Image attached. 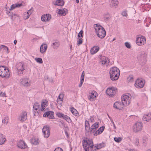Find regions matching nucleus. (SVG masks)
Returning a JSON list of instances; mask_svg holds the SVG:
<instances>
[{
    "mask_svg": "<svg viewBox=\"0 0 151 151\" xmlns=\"http://www.w3.org/2000/svg\"><path fill=\"white\" fill-rule=\"evenodd\" d=\"M125 45L128 48H130L131 47L130 44L128 42H125Z\"/></svg>",
    "mask_w": 151,
    "mask_h": 151,
    "instance_id": "43",
    "label": "nucleus"
},
{
    "mask_svg": "<svg viewBox=\"0 0 151 151\" xmlns=\"http://www.w3.org/2000/svg\"><path fill=\"white\" fill-rule=\"evenodd\" d=\"M114 140L116 142L119 143L122 141V138L120 137H115L114 138Z\"/></svg>",
    "mask_w": 151,
    "mask_h": 151,
    "instance_id": "38",
    "label": "nucleus"
},
{
    "mask_svg": "<svg viewBox=\"0 0 151 151\" xmlns=\"http://www.w3.org/2000/svg\"><path fill=\"white\" fill-rule=\"evenodd\" d=\"M109 73L111 79V80L114 81L117 80L120 74L119 70L116 67L111 68Z\"/></svg>",
    "mask_w": 151,
    "mask_h": 151,
    "instance_id": "1",
    "label": "nucleus"
},
{
    "mask_svg": "<svg viewBox=\"0 0 151 151\" xmlns=\"http://www.w3.org/2000/svg\"><path fill=\"white\" fill-rule=\"evenodd\" d=\"M122 15L124 17H126L127 16V12L126 11H124V12H122Z\"/></svg>",
    "mask_w": 151,
    "mask_h": 151,
    "instance_id": "49",
    "label": "nucleus"
},
{
    "mask_svg": "<svg viewBox=\"0 0 151 151\" xmlns=\"http://www.w3.org/2000/svg\"><path fill=\"white\" fill-rule=\"evenodd\" d=\"M99 123L98 122H96L93 124L90 128H88L87 131L88 132L90 133H94L96 130V129L99 127Z\"/></svg>",
    "mask_w": 151,
    "mask_h": 151,
    "instance_id": "8",
    "label": "nucleus"
},
{
    "mask_svg": "<svg viewBox=\"0 0 151 151\" xmlns=\"http://www.w3.org/2000/svg\"><path fill=\"white\" fill-rule=\"evenodd\" d=\"M54 113L52 111H49L45 112L43 114V116L44 117H47L50 119H53Z\"/></svg>",
    "mask_w": 151,
    "mask_h": 151,
    "instance_id": "15",
    "label": "nucleus"
},
{
    "mask_svg": "<svg viewBox=\"0 0 151 151\" xmlns=\"http://www.w3.org/2000/svg\"><path fill=\"white\" fill-rule=\"evenodd\" d=\"M83 31L82 30H81L80 32L78 33V38H82L83 37Z\"/></svg>",
    "mask_w": 151,
    "mask_h": 151,
    "instance_id": "41",
    "label": "nucleus"
},
{
    "mask_svg": "<svg viewBox=\"0 0 151 151\" xmlns=\"http://www.w3.org/2000/svg\"><path fill=\"white\" fill-rule=\"evenodd\" d=\"M40 112V109L34 108L33 109V112L34 114L35 115H36L37 114H38Z\"/></svg>",
    "mask_w": 151,
    "mask_h": 151,
    "instance_id": "35",
    "label": "nucleus"
},
{
    "mask_svg": "<svg viewBox=\"0 0 151 151\" xmlns=\"http://www.w3.org/2000/svg\"><path fill=\"white\" fill-rule=\"evenodd\" d=\"M14 4L15 5V7H20L22 5L21 3L15 4Z\"/></svg>",
    "mask_w": 151,
    "mask_h": 151,
    "instance_id": "54",
    "label": "nucleus"
},
{
    "mask_svg": "<svg viewBox=\"0 0 151 151\" xmlns=\"http://www.w3.org/2000/svg\"><path fill=\"white\" fill-rule=\"evenodd\" d=\"M9 118L8 116H6L2 119V123L6 125L9 122Z\"/></svg>",
    "mask_w": 151,
    "mask_h": 151,
    "instance_id": "30",
    "label": "nucleus"
},
{
    "mask_svg": "<svg viewBox=\"0 0 151 151\" xmlns=\"http://www.w3.org/2000/svg\"><path fill=\"white\" fill-rule=\"evenodd\" d=\"M17 146L21 149H25L27 147L25 142L23 140H20L17 144Z\"/></svg>",
    "mask_w": 151,
    "mask_h": 151,
    "instance_id": "18",
    "label": "nucleus"
},
{
    "mask_svg": "<svg viewBox=\"0 0 151 151\" xmlns=\"http://www.w3.org/2000/svg\"><path fill=\"white\" fill-rule=\"evenodd\" d=\"M51 17V15L49 14H46L42 16L41 17V20L43 22L49 21Z\"/></svg>",
    "mask_w": 151,
    "mask_h": 151,
    "instance_id": "17",
    "label": "nucleus"
},
{
    "mask_svg": "<svg viewBox=\"0 0 151 151\" xmlns=\"http://www.w3.org/2000/svg\"><path fill=\"white\" fill-rule=\"evenodd\" d=\"M83 82H82V81H80V83L79 84V87H81V86H82V84H83Z\"/></svg>",
    "mask_w": 151,
    "mask_h": 151,
    "instance_id": "62",
    "label": "nucleus"
},
{
    "mask_svg": "<svg viewBox=\"0 0 151 151\" xmlns=\"http://www.w3.org/2000/svg\"><path fill=\"white\" fill-rule=\"evenodd\" d=\"M2 47H4L5 48V50H6L7 51V53H9V50L8 49V48L7 46L2 45H1Z\"/></svg>",
    "mask_w": 151,
    "mask_h": 151,
    "instance_id": "47",
    "label": "nucleus"
},
{
    "mask_svg": "<svg viewBox=\"0 0 151 151\" xmlns=\"http://www.w3.org/2000/svg\"><path fill=\"white\" fill-rule=\"evenodd\" d=\"M59 122L60 123V124H59L60 126L62 125L64 127V126L65 124L62 121H60Z\"/></svg>",
    "mask_w": 151,
    "mask_h": 151,
    "instance_id": "58",
    "label": "nucleus"
},
{
    "mask_svg": "<svg viewBox=\"0 0 151 151\" xmlns=\"http://www.w3.org/2000/svg\"><path fill=\"white\" fill-rule=\"evenodd\" d=\"M147 56V54L144 52H142L141 54H139V57L140 58V60L142 61L143 60H145L146 59Z\"/></svg>",
    "mask_w": 151,
    "mask_h": 151,
    "instance_id": "21",
    "label": "nucleus"
},
{
    "mask_svg": "<svg viewBox=\"0 0 151 151\" xmlns=\"http://www.w3.org/2000/svg\"><path fill=\"white\" fill-rule=\"evenodd\" d=\"M40 104L37 102H36L34 104L33 108H37L38 109H40Z\"/></svg>",
    "mask_w": 151,
    "mask_h": 151,
    "instance_id": "42",
    "label": "nucleus"
},
{
    "mask_svg": "<svg viewBox=\"0 0 151 151\" xmlns=\"http://www.w3.org/2000/svg\"><path fill=\"white\" fill-rule=\"evenodd\" d=\"M85 129L87 131L88 128L90 127V124L89 122L87 121H86L85 122Z\"/></svg>",
    "mask_w": 151,
    "mask_h": 151,
    "instance_id": "37",
    "label": "nucleus"
},
{
    "mask_svg": "<svg viewBox=\"0 0 151 151\" xmlns=\"http://www.w3.org/2000/svg\"><path fill=\"white\" fill-rule=\"evenodd\" d=\"M44 137L45 138H47L50 135V130L49 127L48 126H44L42 129Z\"/></svg>",
    "mask_w": 151,
    "mask_h": 151,
    "instance_id": "10",
    "label": "nucleus"
},
{
    "mask_svg": "<svg viewBox=\"0 0 151 151\" xmlns=\"http://www.w3.org/2000/svg\"><path fill=\"white\" fill-rule=\"evenodd\" d=\"M32 142L34 144L37 145L39 143V141L37 139H36L35 138L32 139Z\"/></svg>",
    "mask_w": 151,
    "mask_h": 151,
    "instance_id": "39",
    "label": "nucleus"
},
{
    "mask_svg": "<svg viewBox=\"0 0 151 151\" xmlns=\"http://www.w3.org/2000/svg\"><path fill=\"white\" fill-rule=\"evenodd\" d=\"M101 133L102 132H101L99 129H98L95 132L94 134V135L95 136H97L99 134Z\"/></svg>",
    "mask_w": 151,
    "mask_h": 151,
    "instance_id": "45",
    "label": "nucleus"
},
{
    "mask_svg": "<svg viewBox=\"0 0 151 151\" xmlns=\"http://www.w3.org/2000/svg\"><path fill=\"white\" fill-rule=\"evenodd\" d=\"M56 115L58 117L60 118H61L64 119L69 123L72 122L70 118L67 115L63 114L62 113L60 112H58L56 113Z\"/></svg>",
    "mask_w": 151,
    "mask_h": 151,
    "instance_id": "11",
    "label": "nucleus"
},
{
    "mask_svg": "<svg viewBox=\"0 0 151 151\" xmlns=\"http://www.w3.org/2000/svg\"><path fill=\"white\" fill-rule=\"evenodd\" d=\"M118 3L119 2L117 0H111L110 4V6L112 7L114 6H117Z\"/></svg>",
    "mask_w": 151,
    "mask_h": 151,
    "instance_id": "28",
    "label": "nucleus"
},
{
    "mask_svg": "<svg viewBox=\"0 0 151 151\" xmlns=\"http://www.w3.org/2000/svg\"><path fill=\"white\" fill-rule=\"evenodd\" d=\"M33 10L31 9H30L29 10L28 12L27 13V16H26V17H24V19H26L29 18V17L30 15L33 12Z\"/></svg>",
    "mask_w": 151,
    "mask_h": 151,
    "instance_id": "31",
    "label": "nucleus"
},
{
    "mask_svg": "<svg viewBox=\"0 0 151 151\" xmlns=\"http://www.w3.org/2000/svg\"><path fill=\"white\" fill-rule=\"evenodd\" d=\"M84 76H81V81L83 82L84 81Z\"/></svg>",
    "mask_w": 151,
    "mask_h": 151,
    "instance_id": "60",
    "label": "nucleus"
},
{
    "mask_svg": "<svg viewBox=\"0 0 151 151\" xmlns=\"http://www.w3.org/2000/svg\"><path fill=\"white\" fill-rule=\"evenodd\" d=\"M36 61L38 63L41 64L43 63L42 60L41 58H36L35 59Z\"/></svg>",
    "mask_w": 151,
    "mask_h": 151,
    "instance_id": "40",
    "label": "nucleus"
},
{
    "mask_svg": "<svg viewBox=\"0 0 151 151\" xmlns=\"http://www.w3.org/2000/svg\"><path fill=\"white\" fill-rule=\"evenodd\" d=\"M132 79H133L132 77H129V78H127L128 80L129 81H132Z\"/></svg>",
    "mask_w": 151,
    "mask_h": 151,
    "instance_id": "61",
    "label": "nucleus"
},
{
    "mask_svg": "<svg viewBox=\"0 0 151 151\" xmlns=\"http://www.w3.org/2000/svg\"><path fill=\"white\" fill-rule=\"evenodd\" d=\"M6 141L5 136L2 134H0V145H2L4 144Z\"/></svg>",
    "mask_w": 151,
    "mask_h": 151,
    "instance_id": "25",
    "label": "nucleus"
},
{
    "mask_svg": "<svg viewBox=\"0 0 151 151\" xmlns=\"http://www.w3.org/2000/svg\"><path fill=\"white\" fill-rule=\"evenodd\" d=\"M99 47L98 46H94L92 47L90 50L91 54H94L96 53L99 50Z\"/></svg>",
    "mask_w": 151,
    "mask_h": 151,
    "instance_id": "22",
    "label": "nucleus"
},
{
    "mask_svg": "<svg viewBox=\"0 0 151 151\" xmlns=\"http://www.w3.org/2000/svg\"><path fill=\"white\" fill-rule=\"evenodd\" d=\"M124 106V104H123L122 102L121 103L119 101H116L114 103L113 106L115 108L120 110Z\"/></svg>",
    "mask_w": 151,
    "mask_h": 151,
    "instance_id": "16",
    "label": "nucleus"
},
{
    "mask_svg": "<svg viewBox=\"0 0 151 151\" xmlns=\"http://www.w3.org/2000/svg\"><path fill=\"white\" fill-rule=\"evenodd\" d=\"M105 145V143H101L98 145L96 146V148L97 149V150H99L102 147H104Z\"/></svg>",
    "mask_w": 151,
    "mask_h": 151,
    "instance_id": "32",
    "label": "nucleus"
},
{
    "mask_svg": "<svg viewBox=\"0 0 151 151\" xmlns=\"http://www.w3.org/2000/svg\"><path fill=\"white\" fill-rule=\"evenodd\" d=\"M135 145L137 146L139 145V139L138 138H136L135 140Z\"/></svg>",
    "mask_w": 151,
    "mask_h": 151,
    "instance_id": "48",
    "label": "nucleus"
},
{
    "mask_svg": "<svg viewBox=\"0 0 151 151\" xmlns=\"http://www.w3.org/2000/svg\"><path fill=\"white\" fill-rule=\"evenodd\" d=\"M47 48V45L45 44H43L41 45L40 48V51L41 53L45 52Z\"/></svg>",
    "mask_w": 151,
    "mask_h": 151,
    "instance_id": "19",
    "label": "nucleus"
},
{
    "mask_svg": "<svg viewBox=\"0 0 151 151\" xmlns=\"http://www.w3.org/2000/svg\"><path fill=\"white\" fill-rule=\"evenodd\" d=\"M142 127V123L140 122L136 123L133 126V130L134 132L141 131Z\"/></svg>",
    "mask_w": 151,
    "mask_h": 151,
    "instance_id": "12",
    "label": "nucleus"
},
{
    "mask_svg": "<svg viewBox=\"0 0 151 151\" xmlns=\"http://www.w3.org/2000/svg\"><path fill=\"white\" fill-rule=\"evenodd\" d=\"M67 10L66 9H58V10L57 11L58 12V14L62 16H65L66 14Z\"/></svg>",
    "mask_w": 151,
    "mask_h": 151,
    "instance_id": "29",
    "label": "nucleus"
},
{
    "mask_svg": "<svg viewBox=\"0 0 151 151\" xmlns=\"http://www.w3.org/2000/svg\"><path fill=\"white\" fill-rule=\"evenodd\" d=\"M17 73L18 75L19 76H21L23 74V71L24 70H17Z\"/></svg>",
    "mask_w": 151,
    "mask_h": 151,
    "instance_id": "46",
    "label": "nucleus"
},
{
    "mask_svg": "<svg viewBox=\"0 0 151 151\" xmlns=\"http://www.w3.org/2000/svg\"><path fill=\"white\" fill-rule=\"evenodd\" d=\"M70 111L74 115H75L76 116H77V114L78 113V112L74 108L72 107Z\"/></svg>",
    "mask_w": 151,
    "mask_h": 151,
    "instance_id": "34",
    "label": "nucleus"
},
{
    "mask_svg": "<svg viewBox=\"0 0 151 151\" xmlns=\"http://www.w3.org/2000/svg\"><path fill=\"white\" fill-rule=\"evenodd\" d=\"M146 42V39L144 36H142L141 37H137L136 40L137 44L139 45H142L145 43Z\"/></svg>",
    "mask_w": 151,
    "mask_h": 151,
    "instance_id": "9",
    "label": "nucleus"
},
{
    "mask_svg": "<svg viewBox=\"0 0 151 151\" xmlns=\"http://www.w3.org/2000/svg\"><path fill=\"white\" fill-rule=\"evenodd\" d=\"M47 102L45 103V102H43L42 103L41 106L40 110L41 111H43L45 109V106H47Z\"/></svg>",
    "mask_w": 151,
    "mask_h": 151,
    "instance_id": "36",
    "label": "nucleus"
},
{
    "mask_svg": "<svg viewBox=\"0 0 151 151\" xmlns=\"http://www.w3.org/2000/svg\"><path fill=\"white\" fill-rule=\"evenodd\" d=\"M60 44L58 42H53L52 45V46L53 47L54 49L57 48L59 46Z\"/></svg>",
    "mask_w": 151,
    "mask_h": 151,
    "instance_id": "33",
    "label": "nucleus"
},
{
    "mask_svg": "<svg viewBox=\"0 0 151 151\" xmlns=\"http://www.w3.org/2000/svg\"><path fill=\"white\" fill-rule=\"evenodd\" d=\"M142 119L145 121H149L151 119V113H149L148 114L144 115Z\"/></svg>",
    "mask_w": 151,
    "mask_h": 151,
    "instance_id": "20",
    "label": "nucleus"
},
{
    "mask_svg": "<svg viewBox=\"0 0 151 151\" xmlns=\"http://www.w3.org/2000/svg\"><path fill=\"white\" fill-rule=\"evenodd\" d=\"M6 93L5 92H0V96L2 97H4L5 96Z\"/></svg>",
    "mask_w": 151,
    "mask_h": 151,
    "instance_id": "52",
    "label": "nucleus"
},
{
    "mask_svg": "<svg viewBox=\"0 0 151 151\" xmlns=\"http://www.w3.org/2000/svg\"><path fill=\"white\" fill-rule=\"evenodd\" d=\"M147 140V139L146 137H144L143 139V143H145Z\"/></svg>",
    "mask_w": 151,
    "mask_h": 151,
    "instance_id": "57",
    "label": "nucleus"
},
{
    "mask_svg": "<svg viewBox=\"0 0 151 151\" xmlns=\"http://www.w3.org/2000/svg\"><path fill=\"white\" fill-rule=\"evenodd\" d=\"M16 69L17 70H25L24 65L21 63H19L16 65Z\"/></svg>",
    "mask_w": 151,
    "mask_h": 151,
    "instance_id": "23",
    "label": "nucleus"
},
{
    "mask_svg": "<svg viewBox=\"0 0 151 151\" xmlns=\"http://www.w3.org/2000/svg\"><path fill=\"white\" fill-rule=\"evenodd\" d=\"M103 59H104V60L105 61H107L108 62V63L109 62V60L108 59V58H107L105 57H104L102 58Z\"/></svg>",
    "mask_w": 151,
    "mask_h": 151,
    "instance_id": "55",
    "label": "nucleus"
},
{
    "mask_svg": "<svg viewBox=\"0 0 151 151\" xmlns=\"http://www.w3.org/2000/svg\"><path fill=\"white\" fill-rule=\"evenodd\" d=\"M96 146H93V147L92 149V151H94L95 150H97V149L96 148Z\"/></svg>",
    "mask_w": 151,
    "mask_h": 151,
    "instance_id": "59",
    "label": "nucleus"
},
{
    "mask_svg": "<svg viewBox=\"0 0 151 151\" xmlns=\"http://www.w3.org/2000/svg\"><path fill=\"white\" fill-rule=\"evenodd\" d=\"M64 3L63 0H57L54 4L55 5L62 6L64 4Z\"/></svg>",
    "mask_w": 151,
    "mask_h": 151,
    "instance_id": "27",
    "label": "nucleus"
},
{
    "mask_svg": "<svg viewBox=\"0 0 151 151\" xmlns=\"http://www.w3.org/2000/svg\"><path fill=\"white\" fill-rule=\"evenodd\" d=\"M121 100L124 106H126L129 105L131 101V95L128 94L124 95L121 97Z\"/></svg>",
    "mask_w": 151,
    "mask_h": 151,
    "instance_id": "5",
    "label": "nucleus"
},
{
    "mask_svg": "<svg viewBox=\"0 0 151 151\" xmlns=\"http://www.w3.org/2000/svg\"><path fill=\"white\" fill-rule=\"evenodd\" d=\"M106 93L107 95L112 96L116 93L115 89L114 88H108L106 91Z\"/></svg>",
    "mask_w": 151,
    "mask_h": 151,
    "instance_id": "14",
    "label": "nucleus"
},
{
    "mask_svg": "<svg viewBox=\"0 0 151 151\" xmlns=\"http://www.w3.org/2000/svg\"><path fill=\"white\" fill-rule=\"evenodd\" d=\"M20 84L24 87H27L30 85V81L29 78L27 77L22 78L19 80Z\"/></svg>",
    "mask_w": 151,
    "mask_h": 151,
    "instance_id": "6",
    "label": "nucleus"
},
{
    "mask_svg": "<svg viewBox=\"0 0 151 151\" xmlns=\"http://www.w3.org/2000/svg\"><path fill=\"white\" fill-rule=\"evenodd\" d=\"M63 96V94L62 93H61L59 94L58 97V99L57 100V102L60 105L62 103Z\"/></svg>",
    "mask_w": 151,
    "mask_h": 151,
    "instance_id": "24",
    "label": "nucleus"
},
{
    "mask_svg": "<svg viewBox=\"0 0 151 151\" xmlns=\"http://www.w3.org/2000/svg\"><path fill=\"white\" fill-rule=\"evenodd\" d=\"M93 117H91L90 118V121L91 122H92L93 121Z\"/></svg>",
    "mask_w": 151,
    "mask_h": 151,
    "instance_id": "64",
    "label": "nucleus"
},
{
    "mask_svg": "<svg viewBox=\"0 0 151 151\" xmlns=\"http://www.w3.org/2000/svg\"><path fill=\"white\" fill-rule=\"evenodd\" d=\"M16 15V14H13L12 15H11V18L12 19L13 18V16H15Z\"/></svg>",
    "mask_w": 151,
    "mask_h": 151,
    "instance_id": "63",
    "label": "nucleus"
},
{
    "mask_svg": "<svg viewBox=\"0 0 151 151\" xmlns=\"http://www.w3.org/2000/svg\"><path fill=\"white\" fill-rule=\"evenodd\" d=\"M0 76L2 78H8L10 76L9 70L6 67L0 66Z\"/></svg>",
    "mask_w": 151,
    "mask_h": 151,
    "instance_id": "4",
    "label": "nucleus"
},
{
    "mask_svg": "<svg viewBox=\"0 0 151 151\" xmlns=\"http://www.w3.org/2000/svg\"><path fill=\"white\" fill-rule=\"evenodd\" d=\"M16 8L15 7V5L14 4H13L12 5L10 8L9 9V10L11 11L12 10H13Z\"/></svg>",
    "mask_w": 151,
    "mask_h": 151,
    "instance_id": "53",
    "label": "nucleus"
},
{
    "mask_svg": "<svg viewBox=\"0 0 151 151\" xmlns=\"http://www.w3.org/2000/svg\"><path fill=\"white\" fill-rule=\"evenodd\" d=\"M27 118V113L26 111H23L21 114L19 116L18 119L22 122L25 121Z\"/></svg>",
    "mask_w": 151,
    "mask_h": 151,
    "instance_id": "13",
    "label": "nucleus"
},
{
    "mask_svg": "<svg viewBox=\"0 0 151 151\" xmlns=\"http://www.w3.org/2000/svg\"><path fill=\"white\" fill-rule=\"evenodd\" d=\"M83 145L85 151H91L93 146V141L92 139H86L82 141Z\"/></svg>",
    "mask_w": 151,
    "mask_h": 151,
    "instance_id": "3",
    "label": "nucleus"
},
{
    "mask_svg": "<svg viewBox=\"0 0 151 151\" xmlns=\"http://www.w3.org/2000/svg\"><path fill=\"white\" fill-rule=\"evenodd\" d=\"M97 36L100 38H103L106 35V31L104 28L101 26L97 24L94 25Z\"/></svg>",
    "mask_w": 151,
    "mask_h": 151,
    "instance_id": "2",
    "label": "nucleus"
},
{
    "mask_svg": "<svg viewBox=\"0 0 151 151\" xmlns=\"http://www.w3.org/2000/svg\"><path fill=\"white\" fill-rule=\"evenodd\" d=\"M95 92V91L89 93L88 99L90 101H93L94 99L96 97V96H95L94 94V93Z\"/></svg>",
    "mask_w": 151,
    "mask_h": 151,
    "instance_id": "26",
    "label": "nucleus"
},
{
    "mask_svg": "<svg viewBox=\"0 0 151 151\" xmlns=\"http://www.w3.org/2000/svg\"><path fill=\"white\" fill-rule=\"evenodd\" d=\"M54 151H63V150L60 147H57L55 149Z\"/></svg>",
    "mask_w": 151,
    "mask_h": 151,
    "instance_id": "51",
    "label": "nucleus"
},
{
    "mask_svg": "<svg viewBox=\"0 0 151 151\" xmlns=\"http://www.w3.org/2000/svg\"><path fill=\"white\" fill-rule=\"evenodd\" d=\"M145 82L141 79H137L135 81V86L137 88H142L144 87Z\"/></svg>",
    "mask_w": 151,
    "mask_h": 151,
    "instance_id": "7",
    "label": "nucleus"
},
{
    "mask_svg": "<svg viewBox=\"0 0 151 151\" xmlns=\"http://www.w3.org/2000/svg\"><path fill=\"white\" fill-rule=\"evenodd\" d=\"M105 127L104 126H102L101 127H100L99 129L100 131L101 132H103L104 131V129Z\"/></svg>",
    "mask_w": 151,
    "mask_h": 151,
    "instance_id": "50",
    "label": "nucleus"
},
{
    "mask_svg": "<svg viewBox=\"0 0 151 151\" xmlns=\"http://www.w3.org/2000/svg\"><path fill=\"white\" fill-rule=\"evenodd\" d=\"M82 38H78V40L77 41V45H79L82 44L83 40H82Z\"/></svg>",
    "mask_w": 151,
    "mask_h": 151,
    "instance_id": "44",
    "label": "nucleus"
},
{
    "mask_svg": "<svg viewBox=\"0 0 151 151\" xmlns=\"http://www.w3.org/2000/svg\"><path fill=\"white\" fill-rule=\"evenodd\" d=\"M102 64L104 65L105 64H107L108 63V62L107 61H105L104 60V59H103L102 60Z\"/></svg>",
    "mask_w": 151,
    "mask_h": 151,
    "instance_id": "56",
    "label": "nucleus"
}]
</instances>
